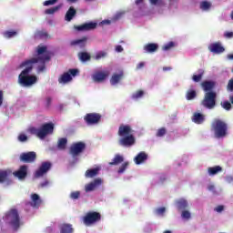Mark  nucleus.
<instances>
[{"label": "nucleus", "mask_w": 233, "mask_h": 233, "mask_svg": "<svg viewBox=\"0 0 233 233\" xmlns=\"http://www.w3.org/2000/svg\"><path fill=\"white\" fill-rule=\"evenodd\" d=\"M60 233H74L72 224H62L60 226Z\"/></svg>", "instance_id": "nucleus-26"}, {"label": "nucleus", "mask_w": 233, "mask_h": 233, "mask_svg": "<svg viewBox=\"0 0 233 233\" xmlns=\"http://www.w3.org/2000/svg\"><path fill=\"white\" fill-rule=\"evenodd\" d=\"M7 219H10V225L15 228V230H17L20 227V218H19V212H17V209H11L6 214Z\"/></svg>", "instance_id": "nucleus-9"}, {"label": "nucleus", "mask_w": 233, "mask_h": 233, "mask_svg": "<svg viewBox=\"0 0 233 233\" xmlns=\"http://www.w3.org/2000/svg\"><path fill=\"white\" fill-rule=\"evenodd\" d=\"M86 148V144L84 142H76L71 145L69 148V154L74 157L75 161H77V156L83 154Z\"/></svg>", "instance_id": "nucleus-8"}, {"label": "nucleus", "mask_w": 233, "mask_h": 233, "mask_svg": "<svg viewBox=\"0 0 233 233\" xmlns=\"http://www.w3.org/2000/svg\"><path fill=\"white\" fill-rule=\"evenodd\" d=\"M59 10H61V5H56V6L46 9L45 14L46 15H54V14H56V12H59Z\"/></svg>", "instance_id": "nucleus-32"}, {"label": "nucleus", "mask_w": 233, "mask_h": 233, "mask_svg": "<svg viewBox=\"0 0 233 233\" xmlns=\"http://www.w3.org/2000/svg\"><path fill=\"white\" fill-rule=\"evenodd\" d=\"M3 105V91H0V106Z\"/></svg>", "instance_id": "nucleus-63"}, {"label": "nucleus", "mask_w": 233, "mask_h": 233, "mask_svg": "<svg viewBox=\"0 0 233 233\" xmlns=\"http://www.w3.org/2000/svg\"><path fill=\"white\" fill-rule=\"evenodd\" d=\"M201 86L205 92H212L214 86H216V83L212 81H204L201 83Z\"/></svg>", "instance_id": "nucleus-21"}, {"label": "nucleus", "mask_w": 233, "mask_h": 233, "mask_svg": "<svg viewBox=\"0 0 233 233\" xmlns=\"http://www.w3.org/2000/svg\"><path fill=\"white\" fill-rule=\"evenodd\" d=\"M67 73L70 74V76H73V77H76V76H77V74H79V70L69 69Z\"/></svg>", "instance_id": "nucleus-53"}, {"label": "nucleus", "mask_w": 233, "mask_h": 233, "mask_svg": "<svg viewBox=\"0 0 233 233\" xmlns=\"http://www.w3.org/2000/svg\"><path fill=\"white\" fill-rule=\"evenodd\" d=\"M211 132H213L216 139H223L228 136V124L219 118H216L211 123Z\"/></svg>", "instance_id": "nucleus-3"}, {"label": "nucleus", "mask_w": 233, "mask_h": 233, "mask_svg": "<svg viewBox=\"0 0 233 233\" xmlns=\"http://www.w3.org/2000/svg\"><path fill=\"white\" fill-rule=\"evenodd\" d=\"M83 221L86 227H90L91 225H95V223L101 221V213L96 211L87 212L86 216L83 218Z\"/></svg>", "instance_id": "nucleus-7"}, {"label": "nucleus", "mask_w": 233, "mask_h": 233, "mask_svg": "<svg viewBox=\"0 0 233 233\" xmlns=\"http://www.w3.org/2000/svg\"><path fill=\"white\" fill-rule=\"evenodd\" d=\"M192 121L197 125H202L205 122V115L201 113H194Z\"/></svg>", "instance_id": "nucleus-23"}, {"label": "nucleus", "mask_w": 233, "mask_h": 233, "mask_svg": "<svg viewBox=\"0 0 233 233\" xmlns=\"http://www.w3.org/2000/svg\"><path fill=\"white\" fill-rule=\"evenodd\" d=\"M31 199L33 201V207H39V205H41V198H39V195L35 193L32 194Z\"/></svg>", "instance_id": "nucleus-33"}, {"label": "nucleus", "mask_w": 233, "mask_h": 233, "mask_svg": "<svg viewBox=\"0 0 233 233\" xmlns=\"http://www.w3.org/2000/svg\"><path fill=\"white\" fill-rule=\"evenodd\" d=\"M197 93L196 90H188L187 92L186 97L187 101H192V99L196 98Z\"/></svg>", "instance_id": "nucleus-37"}, {"label": "nucleus", "mask_w": 233, "mask_h": 233, "mask_svg": "<svg viewBox=\"0 0 233 233\" xmlns=\"http://www.w3.org/2000/svg\"><path fill=\"white\" fill-rule=\"evenodd\" d=\"M192 79L195 83H199V81H201V79H203V73H200L199 75H194L192 76Z\"/></svg>", "instance_id": "nucleus-45"}, {"label": "nucleus", "mask_w": 233, "mask_h": 233, "mask_svg": "<svg viewBox=\"0 0 233 233\" xmlns=\"http://www.w3.org/2000/svg\"><path fill=\"white\" fill-rule=\"evenodd\" d=\"M167 134V128L161 127L157 131V137H163Z\"/></svg>", "instance_id": "nucleus-44"}, {"label": "nucleus", "mask_w": 233, "mask_h": 233, "mask_svg": "<svg viewBox=\"0 0 233 233\" xmlns=\"http://www.w3.org/2000/svg\"><path fill=\"white\" fill-rule=\"evenodd\" d=\"M168 70H172V67H170V66H164L163 67L164 72H168Z\"/></svg>", "instance_id": "nucleus-62"}, {"label": "nucleus", "mask_w": 233, "mask_h": 233, "mask_svg": "<svg viewBox=\"0 0 233 233\" xmlns=\"http://www.w3.org/2000/svg\"><path fill=\"white\" fill-rule=\"evenodd\" d=\"M5 37L7 39H10L11 37H14L15 35H17V32L15 31H6L4 33Z\"/></svg>", "instance_id": "nucleus-43"}, {"label": "nucleus", "mask_w": 233, "mask_h": 233, "mask_svg": "<svg viewBox=\"0 0 233 233\" xmlns=\"http://www.w3.org/2000/svg\"><path fill=\"white\" fill-rule=\"evenodd\" d=\"M208 190H209L210 192H213V194H216V187L214 185H209L208 187Z\"/></svg>", "instance_id": "nucleus-56"}, {"label": "nucleus", "mask_w": 233, "mask_h": 233, "mask_svg": "<svg viewBox=\"0 0 233 233\" xmlns=\"http://www.w3.org/2000/svg\"><path fill=\"white\" fill-rule=\"evenodd\" d=\"M66 143H68V140L66 138H60L57 143L58 149L65 150V148H66Z\"/></svg>", "instance_id": "nucleus-35"}, {"label": "nucleus", "mask_w": 233, "mask_h": 233, "mask_svg": "<svg viewBox=\"0 0 233 233\" xmlns=\"http://www.w3.org/2000/svg\"><path fill=\"white\" fill-rule=\"evenodd\" d=\"M108 76V72L105 71H96L93 75V79L96 83H103L105 79H106V76Z\"/></svg>", "instance_id": "nucleus-16"}, {"label": "nucleus", "mask_w": 233, "mask_h": 233, "mask_svg": "<svg viewBox=\"0 0 233 233\" xmlns=\"http://www.w3.org/2000/svg\"><path fill=\"white\" fill-rule=\"evenodd\" d=\"M208 172L210 176H216V174H219V172H223V167H221L220 166L208 167Z\"/></svg>", "instance_id": "nucleus-27"}, {"label": "nucleus", "mask_w": 233, "mask_h": 233, "mask_svg": "<svg viewBox=\"0 0 233 233\" xmlns=\"http://www.w3.org/2000/svg\"><path fill=\"white\" fill-rule=\"evenodd\" d=\"M178 210H185L188 207V202L185 199H180L177 202Z\"/></svg>", "instance_id": "nucleus-36"}, {"label": "nucleus", "mask_w": 233, "mask_h": 233, "mask_svg": "<svg viewBox=\"0 0 233 233\" xmlns=\"http://www.w3.org/2000/svg\"><path fill=\"white\" fill-rule=\"evenodd\" d=\"M48 180H46L45 182H43V183H41L40 184V187H42V188H44V187H48Z\"/></svg>", "instance_id": "nucleus-61"}, {"label": "nucleus", "mask_w": 233, "mask_h": 233, "mask_svg": "<svg viewBox=\"0 0 233 233\" xmlns=\"http://www.w3.org/2000/svg\"><path fill=\"white\" fill-rule=\"evenodd\" d=\"M227 90L228 92H233V78H230L228 82Z\"/></svg>", "instance_id": "nucleus-49"}, {"label": "nucleus", "mask_w": 233, "mask_h": 233, "mask_svg": "<svg viewBox=\"0 0 233 233\" xmlns=\"http://www.w3.org/2000/svg\"><path fill=\"white\" fill-rule=\"evenodd\" d=\"M86 41H88V37L84 36L81 39L73 40L70 42L71 46H79L80 48H85L86 46Z\"/></svg>", "instance_id": "nucleus-19"}, {"label": "nucleus", "mask_w": 233, "mask_h": 233, "mask_svg": "<svg viewBox=\"0 0 233 233\" xmlns=\"http://www.w3.org/2000/svg\"><path fill=\"white\" fill-rule=\"evenodd\" d=\"M39 59H49V57L30 58L20 64L19 68H25L18 76V83L21 86L28 87L37 83V76L30 74L32 73V70H34V65L39 63Z\"/></svg>", "instance_id": "nucleus-1"}, {"label": "nucleus", "mask_w": 233, "mask_h": 233, "mask_svg": "<svg viewBox=\"0 0 233 233\" xmlns=\"http://www.w3.org/2000/svg\"><path fill=\"white\" fill-rule=\"evenodd\" d=\"M96 28H97V23L96 22H89L80 25H75V30H77V32H89V30H96Z\"/></svg>", "instance_id": "nucleus-11"}, {"label": "nucleus", "mask_w": 233, "mask_h": 233, "mask_svg": "<svg viewBox=\"0 0 233 233\" xmlns=\"http://www.w3.org/2000/svg\"><path fill=\"white\" fill-rule=\"evenodd\" d=\"M99 167H95L92 169H88L86 172V177H96V176H97V174H99Z\"/></svg>", "instance_id": "nucleus-29"}, {"label": "nucleus", "mask_w": 233, "mask_h": 233, "mask_svg": "<svg viewBox=\"0 0 233 233\" xmlns=\"http://www.w3.org/2000/svg\"><path fill=\"white\" fill-rule=\"evenodd\" d=\"M174 46H176V44L174 42H169L162 46V50H164V52H167L168 50H172Z\"/></svg>", "instance_id": "nucleus-39"}, {"label": "nucleus", "mask_w": 233, "mask_h": 233, "mask_svg": "<svg viewBox=\"0 0 233 233\" xmlns=\"http://www.w3.org/2000/svg\"><path fill=\"white\" fill-rule=\"evenodd\" d=\"M76 14H77V11L76 10V8H74V6H71V7H69L67 12L66 13L65 19L67 22H70L74 19V17H76Z\"/></svg>", "instance_id": "nucleus-22"}, {"label": "nucleus", "mask_w": 233, "mask_h": 233, "mask_svg": "<svg viewBox=\"0 0 233 233\" xmlns=\"http://www.w3.org/2000/svg\"><path fill=\"white\" fill-rule=\"evenodd\" d=\"M28 132L32 136H36V137H39V139H45L46 136L54 134V123H46L42 125L40 128L34 127H29Z\"/></svg>", "instance_id": "nucleus-4"}, {"label": "nucleus", "mask_w": 233, "mask_h": 233, "mask_svg": "<svg viewBox=\"0 0 233 233\" xmlns=\"http://www.w3.org/2000/svg\"><path fill=\"white\" fill-rule=\"evenodd\" d=\"M28 175V167L26 166H21L17 171H15L13 173V176L15 177H18V179H25L26 176Z\"/></svg>", "instance_id": "nucleus-14"}, {"label": "nucleus", "mask_w": 233, "mask_h": 233, "mask_svg": "<svg viewBox=\"0 0 233 233\" xmlns=\"http://www.w3.org/2000/svg\"><path fill=\"white\" fill-rule=\"evenodd\" d=\"M102 181L101 178H96L93 182L86 184L85 186V191L86 192H93L99 185H101Z\"/></svg>", "instance_id": "nucleus-17"}, {"label": "nucleus", "mask_w": 233, "mask_h": 233, "mask_svg": "<svg viewBox=\"0 0 233 233\" xmlns=\"http://www.w3.org/2000/svg\"><path fill=\"white\" fill-rule=\"evenodd\" d=\"M47 47L46 46H38L36 47V54H37V57H33V59H39L38 63H42L41 66H38V72H45V70H46V66L45 65V63H46V61H50V54H48L46 52ZM49 57V59H44V57Z\"/></svg>", "instance_id": "nucleus-5"}, {"label": "nucleus", "mask_w": 233, "mask_h": 233, "mask_svg": "<svg viewBox=\"0 0 233 233\" xmlns=\"http://www.w3.org/2000/svg\"><path fill=\"white\" fill-rule=\"evenodd\" d=\"M116 52H118V53H121V52H123V46H116Z\"/></svg>", "instance_id": "nucleus-60"}, {"label": "nucleus", "mask_w": 233, "mask_h": 233, "mask_svg": "<svg viewBox=\"0 0 233 233\" xmlns=\"http://www.w3.org/2000/svg\"><path fill=\"white\" fill-rule=\"evenodd\" d=\"M158 48H159V45L156 43H149L144 46V50L147 54H154V52H157Z\"/></svg>", "instance_id": "nucleus-20"}, {"label": "nucleus", "mask_w": 233, "mask_h": 233, "mask_svg": "<svg viewBox=\"0 0 233 233\" xmlns=\"http://www.w3.org/2000/svg\"><path fill=\"white\" fill-rule=\"evenodd\" d=\"M211 6H212V4H210V2H208V1H203L200 4L201 10H209Z\"/></svg>", "instance_id": "nucleus-40"}, {"label": "nucleus", "mask_w": 233, "mask_h": 233, "mask_svg": "<svg viewBox=\"0 0 233 233\" xmlns=\"http://www.w3.org/2000/svg\"><path fill=\"white\" fill-rule=\"evenodd\" d=\"M220 105H221L222 108H224V110H227V111L232 110V104L229 101L226 100L224 102H221Z\"/></svg>", "instance_id": "nucleus-38"}, {"label": "nucleus", "mask_w": 233, "mask_h": 233, "mask_svg": "<svg viewBox=\"0 0 233 233\" xmlns=\"http://www.w3.org/2000/svg\"><path fill=\"white\" fill-rule=\"evenodd\" d=\"M103 57H106V52L104 51H100L98 53H96L95 59H96L97 61H99V59L103 58Z\"/></svg>", "instance_id": "nucleus-46"}, {"label": "nucleus", "mask_w": 233, "mask_h": 233, "mask_svg": "<svg viewBox=\"0 0 233 233\" xmlns=\"http://www.w3.org/2000/svg\"><path fill=\"white\" fill-rule=\"evenodd\" d=\"M128 165H130L128 162L123 163L117 170L118 174H123L128 168Z\"/></svg>", "instance_id": "nucleus-42"}, {"label": "nucleus", "mask_w": 233, "mask_h": 233, "mask_svg": "<svg viewBox=\"0 0 233 233\" xmlns=\"http://www.w3.org/2000/svg\"><path fill=\"white\" fill-rule=\"evenodd\" d=\"M145 96V91L144 90H138L136 93L132 95L133 99H139Z\"/></svg>", "instance_id": "nucleus-41"}, {"label": "nucleus", "mask_w": 233, "mask_h": 233, "mask_svg": "<svg viewBox=\"0 0 233 233\" xmlns=\"http://www.w3.org/2000/svg\"><path fill=\"white\" fill-rule=\"evenodd\" d=\"M80 197H81V192H79V191L71 192V194H70L71 199H77Z\"/></svg>", "instance_id": "nucleus-48"}, {"label": "nucleus", "mask_w": 233, "mask_h": 233, "mask_svg": "<svg viewBox=\"0 0 233 233\" xmlns=\"http://www.w3.org/2000/svg\"><path fill=\"white\" fill-rule=\"evenodd\" d=\"M162 0H149L150 5H158Z\"/></svg>", "instance_id": "nucleus-58"}, {"label": "nucleus", "mask_w": 233, "mask_h": 233, "mask_svg": "<svg viewBox=\"0 0 233 233\" xmlns=\"http://www.w3.org/2000/svg\"><path fill=\"white\" fill-rule=\"evenodd\" d=\"M78 58L82 63H86V61H90V59H92V56L87 52H80L78 53Z\"/></svg>", "instance_id": "nucleus-30"}, {"label": "nucleus", "mask_w": 233, "mask_h": 233, "mask_svg": "<svg viewBox=\"0 0 233 233\" xmlns=\"http://www.w3.org/2000/svg\"><path fill=\"white\" fill-rule=\"evenodd\" d=\"M147 159H148V155L142 151L137 155V157L134 158V161L136 165H141L142 163H145Z\"/></svg>", "instance_id": "nucleus-18"}, {"label": "nucleus", "mask_w": 233, "mask_h": 233, "mask_svg": "<svg viewBox=\"0 0 233 233\" xmlns=\"http://www.w3.org/2000/svg\"><path fill=\"white\" fill-rule=\"evenodd\" d=\"M208 50L213 54H223V52H225V47H223L221 43L216 42L208 46Z\"/></svg>", "instance_id": "nucleus-15"}, {"label": "nucleus", "mask_w": 233, "mask_h": 233, "mask_svg": "<svg viewBox=\"0 0 233 233\" xmlns=\"http://www.w3.org/2000/svg\"><path fill=\"white\" fill-rule=\"evenodd\" d=\"M12 171L10 170H0V183H5V181H8V177H10Z\"/></svg>", "instance_id": "nucleus-25"}, {"label": "nucleus", "mask_w": 233, "mask_h": 233, "mask_svg": "<svg viewBox=\"0 0 233 233\" xmlns=\"http://www.w3.org/2000/svg\"><path fill=\"white\" fill-rule=\"evenodd\" d=\"M86 125H97L101 121V115L98 113H88L84 116Z\"/></svg>", "instance_id": "nucleus-10"}, {"label": "nucleus", "mask_w": 233, "mask_h": 233, "mask_svg": "<svg viewBox=\"0 0 233 233\" xmlns=\"http://www.w3.org/2000/svg\"><path fill=\"white\" fill-rule=\"evenodd\" d=\"M125 161V158L123 157V156L116 154L115 156V157L113 158L112 162H109V165L112 166H116V165H119L121 163H123Z\"/></svg>", "instance_id": "nucleus-28"}, {"label": "nucleus", "mask_w": 233, "mask_h": 233, "mask_svg": "<svg viewBox=\"0 0 233 233\" xmlns=\"http://www.w3.org/2000/svg\"><path fill=\"white\" fill-rule=\"evenodd\" d=\"M37 159V154L34 151H29L27 153H22L20 155V161L23 163H34Z\"/></svg>", "instance_id": "nucleus-12"}, {"label": "nucleus", "mask_w": 233, "mask_h": 233, "mask_svg": "<svg viewBox=\"0 0 233 233\" xmlns=\"http://www.w3.org/2000/svg\"><path fill=\"white\" fill-rule=\"evenodd\" d=\"M58 0H46L44 3H43V5L44 6H52L54 5H56V3H57Z\"/></svg>", "instance_id": "nucleus-47"}, {"label": "nucleus", "mask_w": 233, "mask_h": 233, "mask_svg": "<svg viewBox=\"0 0 233 233\" xmlns=\"http://www.w3.org/2000/svg\"><path fill=\"white\" fill-rule=\"evenodd\" d=\"M229 101H230L231 105H233V96H229Z\"/></svg>", "instance_id": "nucleus-64"}, {"label": "nucleus", "mask_w": 233, "mask_h": 233, "mask_svg": "<svg viewBox=\"0 0 233 233\" xmlns=\"http://www.w3.org/2000/svg\"><path fill=\"white\" fill-rule=\"evenodd\" d=\"M35 36L36 39H48L50 37L46 31H38L35 33Z\"/></svg>", "instance_id": "nucleus-34"}, {"label": "nucleus", "mask_w": 233, "mask_h": 233, "mask_svg": "<svg viewBox=\"0 0 233 233\" xmlns=\"http://www.w3.org/2000/svg\"><path fill=\"white\" fill-rule=\"evenodd\" d=\"M46 106L49 108V106L52 105V97L48 96L46 99Z\"/></svg>", "instance_id": "nucleus-57"}, {"label": "nucleus", "mask_w": 233, "mask_h": 233, "mask_svg": "<svg viewBox=\"0 0 233 233\" xmlns=\"http://www.w3.org/2000/svg\"><path fill=\"white\" fill-rule=\"evenodd\" d=\"M181 217L184 219H190V213L188 212V210H184L182 211Z\"/></svg>", "instance_id": "nucleus-51"}, {"label": "nucleus", "mask_w": 233, "mask_h": 233, "mask_svg": "<svg viewBox=\"0 0 233 233\" xmlns=\"http://www.w3.org/2000/svg\"><path fill=\"white\" fill-rule=\"evenodd\" d=\"M133 132L134 130L130 125L121 124L119 126L117 134L120 137L118 140L120 147H126L128 148L136 145V137H134Z\"/></svg>", "instance_id": "nucleus-2"}, {"label": "nucleus", "mask_w": 233, "mask_h": 233, "mask_svg": "<svg viewBox=\"0 0 233 233\" xmlns=\"http://www.w3.org/2000/svg\"><path fill=\"white\" fill-rule=\"evenodd\" d=\"M69 81H72V76L68 72L64 73L58 79L59 83H69Z\"/></svg>", "instance_id": "nucleus-31"}, {"label": "nucleus", "mask_w": 233, "mask_h": 233, "mask_svg": "<svg viewBox=\"0 0 233 233\" xmlns=\"http://www.w3.org/2000/svg\"><path fill=\"white\" fill-rule=\"evenodd\" d=\"M224 37H226L227 39H232V37H233V32H226L225 34H224Z\"/></svg>", "instance_id": "nucleus-55"}, {"label": "nucleus", "mask_w": 233, "mask_h": 233, "mask_svg": "<svg viewBox=\"0 0 233 233\" xmlns=\"http://www.w3.org/2000/svg\"><path fill=\"white\" fill-rule=\"evenodd\" d=\"M218 95L214 91L206 92L204 95V98L201 101L202 106L204 108H208V110H212L216 108V99Z\"/></svg>", "instance_id": "nucleus-6"}, {"label": "nucleus", "mask_w": 233, "mask_h": 233, "mask_svg": "<svg viewBox=\"0 0 233 233\" xmlns=\"http://www.w3.org/2000/svg\"><path fill=\"white\" fill-rule=\"evenodd\" d=\"M124 76L125 74L123 71H121L119 74H114L110 79V84L113 86L117 85V83L123 79Z\"/></svg>", "instance_id": "nucleus-24"}, {"label": "nucleus", "mask_w": 233, "mask_h": 233, "mask_svg": "<svg viewBox=\"0 0 233 233\" xmlns=\"http://www.w3.org/2000/svg\"><path fill=\"white\" fill-rule=\"evenodd\" d=\"M28 140V137H26V135L25 134H20L18 136V141H21V143H25V141Z\"/></svg>", "instance_id": "nucleus-50"}, {"label": "nucleus", "mask_w": 233, "mask_h": 233, "mask_svg": "<svg viewBox=\"0 0 233 233\" xmlns=\"http://www.w3.org/2000/svg\"><path fill=\"white\" fill-rule=\"evenodd\" d=\"M225 210V206L219 205L217 208H215V212H218V214H221Z\"/></svg>", "instance_id": "nucleus-54"}, {"label": "nucleus", "mask_w": 233, "mask_h": 233, "mask_svg": "<svg viewBox=\"0 0 233 233\" xmlns=\"http://www.w3.org/2000/svg\"><path fill=\"white\" fill-rule=\"evenodd\" d=\"M167 211V208H165L164 207H162V208H157V214L158 215V216H163V214H165V212Z\"/></svg>", "instance_id": "nucleus-52"}, {"label": "nucleus", "mask_w": 233, "mask_h": 233, "mask_svg": "<svg viewBox=\"0 0 233 233\" xmlns=\"http://www.w3.org/2000/svg\"><path fill=\"white\" fill-rule=\"evenodd\" d=\"M144 67H145V62H140V63L137 66V70H140V68H144Z\"/></svg>", "instance_id": "nucleus-59"}, {"label": "nucleus", "mask_w": 233, "mask_h": 233, "mask_svg": "<svg viewBox=\"0 0 233 233\" xmlns=\"http://www.w3.org/2000/svg\"><path fill=\"white\" fill-rule=\"evenodd\" d=\"M52 168V163L50 162H43L35 172V177H42V176H45L48 170Z\"/></svg>", "instance_id": "nucleus-13"}]
</instances>
